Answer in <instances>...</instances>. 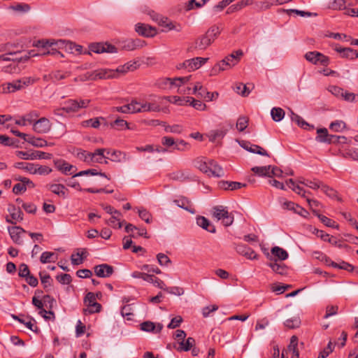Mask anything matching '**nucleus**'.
<instances>
[{
  "mask_svg": "<svg viewBox=\"0 0 358 358\" xmlns=\"http://www.w3.org/2000/svg\"><path fill=\"white\" fill-rule=\"evenodd\" d=\"M271 168V166L270 165L265 166H254L252 168L251 171L259 176H266L271 178L272 175L270 173Z\"/></svg>",
  "mask_w": 358,
  "mask_h": 358,
  "instance_id": "obj_32",
  "label": "nucleus"
},
{
  "mask_svg": "<svg viewBox=\"0 0 358 358\" xmlns=\"http://www.w3.org/2000/svg\"><path fill=\"white\" fill-rule=\"evenodd\" d=\"M194 166L201 172L207 174L208 176L220 178L224 176L222 168L215 161L211 160L208 163L203 161L201 159H196L194 162Z\"/></svg>",
  "mask_w": 358,
  "mask_h": 358,
  "instance_id": "obj_2",
  "label": "nucleus"
},
{
  "mask_svg": "<svg viewBox=\"0 0 358 358\" xmlns=\"http://www.w3.org/2000/svg\"><path fill=\"white\" fill-rule=\"evenodd\" d=\"M271 115L275 122H279L283 119L285 111L281 108H273L271 111Z\"/></svg>",
  "mask_w": 358,
  "mask_h": 358,
  "instance_id": "obj_49",
  "label": "nucleus"
},
{
  "mask_svg": "<svg viewBox=\"0 0 358 358\" xmlns=\"http://www.w3.org/2000/svg\"><path fill=\"white\" fill-rule=\"evenodd\" d=\"M226 134L224 130H214L212 131L209 135V140L211 142H215L217 138H222Z\"/></svg>",
  "mask_w": 358,
  "mask_h": 358,
  "instance_id": "obj_61",
  "label": "nucleus"
},
{
  "mask_svg": "<svg viewBox=\"0 0 358 358\" xmlns=\"http://www.w3.org/2000/svg\"><path fill=\"white\" fill-rule=\"evenodd\" d=\"M141 113L143 112H159L161 110V107L159 105L155 103H148V102H143L141 103Z\"/></svg>",
  "mask_w": 358,
  "mask_h": 358,
  "instance_id": "obj_35",
  "label": "nucleus"
},
{
  "mask_svg": "<svg viewBox=\"0 0 358 358\" xmlns=\"http://www.w3.org/2000/svg\"><path fill=\"white\" fill-rule=\"evenodd\" d=\"M97 175L103 176L108 180L110 179L108 176H106V174L105 173L98 171V170H96L95 169H87V170L80 171L78 173H75L73 176V178L78 177V176H97Z\"/></svg>",
  "mask_w": 358,
  "mask_h": 358,
  "instance_id": "obj_34",
  "label": "nucleus"
},
{
  "mask_svg": "<svg viewBox=\"0 0 358 358\" xmlns=\"http://www.w3.org/2000/svg\"><path fill=\"white\" fill-rule=\"evenodd\" d=\"M205 89L200 83H196L192 88V94H196L197 96L203 98L206 92Z\"/></svg>",
  "mask_w": 358,
  "mask_h": 358,
  "instance_id": "obj_58",
  "label": "nucleus"
},
{
  "mask_svg": "<svg viewBox=\"0 0 358 358\" xmlns=\"http://www.w3.org/2000/svg\"><path fill=\"white\" fill-rule=\"evenodd\" d=\"M242 55V50H237L235 52H233L231 55H228L223 59L224 61H226L227 63H229L230 66L233 67L238 64Z\"/></svg>",
  "mask_w": 358,
  "mask_h": 358,
  "instance_id": "obj_31",
  "label": "nucleus"
},
{
  "mask_svg": "<svg viewBox=\"0 0 358 358\" xmlns=\"http://www.w3.org/2000/svg\"><path fill=\"white\" fill-rule=\"evenodd\" d=\"M239 144L243 148L250 152L259 154L263 156H269L268 152L259 145H252L250 142L245 141H240Z\"/></svg>",
  "mask_w": 358,
  "mask_h": 358,
  "instance_id": "obj_13",
  "label": "nucleus"
},
{
  "mask_svg": "<svg viewBox=\"0 0 358 358\" xmlns=\"http://www.w3.org/2000/svg\"><path fill=\"white\" fill-rule=\"evenodd\" d=\"M73 153L80 160L87 163H92L93 158L92 152H88L80 148H76L74 150Z\"/></svg>",
  "mask_w": 358,
  "mask_h": 358,
  "instance_id": "obj_24",
  "label": "nucleus"
},
{
  "mask_svg": "<svg viewBox=\"0 0 358 358\" xmlns=\"http://www.w3.org/2000/svg\"><path fill=\"white\" fill-rule=\"evenodd\" d=\"M65 106L57 111L64 110L66 113H76L78 111L77 99H69L65 103Z\"/></svg>",
  "mask_w": 358,
  "mask_h": 358,
  "instance_id": "obj_29",
  "label": "nucleus"
},
{
  "mask_svg": "<svg viewBox=\"0 0 358 358\" xmlns=\"http://www.w3.org/2000/svg\"><path fill=\"white\" fill-rule=\"evenodd\" d=\"M92 79H110L119 77V73L116 69H100L93 71L91 74Z\"/></svg>",
  "mask_w": 358,
  "mask_h": 358,
  "instance_id": "obj_7",
  "label": "nucleus"
},
{
  "mask_svg": "<svg viewBox=\"0 0 358 358\" xmlns=\"http://www.w3.org/2000/svg\"><path fill=\"white\" fill-rule=\"evenodd\" d=\"M52 124L46 117H41L33 123V130L38 134H45L50 131Z\"/></svg>",
  "mask_w": 358,
  "mask_h": 358,
  "instance_id": "obj_8",
  "label": "nucleus"
},
{
  "mask_svg": "<svg viewBox=\"0 0 358 358\" xmlns=\"http://www.w3.org/2000/svg\"><path fill=\"white\" fill-rule=\"evenodd\" d=\"M9 9L18 13H27L30 10L31 7L29 4L24 3H17L13 4L9 6Z\"/></svg>",
  "mask_w": 358,
  "mask_h": 358,
  "instance_id": "obj_38",
  "label": "nucleus"
},
{
  "mask_svg": "<svg viewBox=\"0 0 358 358\" xmlns=\"http://www.w3.org/2000/svg\"><path fill=\"white\" fill-rule=\"evenodd\" d=\"M320 188H321L322 191L329 197L334 198L336 197L337 195V192L336 190L326 185L322 184L321 182Z\"/></svg>",
  "mask_w": 358,
  "mask_h": 358,
  "instance_id": "obj_62",
  "label": "nucleus"
},
{
  "mask_svg": "<svg viewBox=\"0 0 358 358\" xmlns=\"http://www.w3.org/2000/svg\"><path fill=\"white\" fill-rule=\"evenodd\" d=\"M357 3V0H334L331 8L335 10H347L348 7L354 6Z\"/></svg>",
  "mask_w": 358,
  "mask_h": 358,
  "instance_id": "obj_18",
  "label": "nucleus"
},
{
  "mask_svg": "<svg viewBox=\"0 0 358 358\" xmlns=\"http://www.w3.org/2000/svg\"><path fill=\"white\" fill-rule=\"evenodd\" d=\"M317 136H316V141L321 143H335V141L327 138L328 137V131L326 128L317 129Z\"/></svg>",
  "mask_w": 358,
  "mask_h": 358,
  "instance_id": "obj_33",
  "label": "nucleus"
},
{
  "mask_svg": "<svg viewBox=\"0 0 358 358\" xmlns=\"http://www.w3.org/2000/svg\"><path fill=\"white\" fill-rule=\"evenodd\" d=\"M212 43L213 41L210 40V38H209L208 36L205 34L204 35L198 38L195 43L188 48L187 50L189 52H192L195 49L203 50H206Z\"/></svg>",
  "mask_w": 358,
  "mask_h": 358,
  "instance_id": "obj_9",
  "label": "nucleus"
},
{
  "mask_svg": "<svg viewBox=\"0 0 358 358\" xmlns=\"http://www.w3.org/2000/svg\"><path fill=\"white\" fill-rule=\"evenodd\" d=\"M271 262L268 263V266L271 268V269L277 274L281 275H285L287 274L288 267L283 263H279L277 259H274L273 261L271 259Z\"/></svg>",
  "mask_w": 358,
  "mask_h": 358,
  "instance_id": "obj_17",
  "label": "nucleus"
},
{
  "mask_svg": "<svg viewBox=\"0 0 358 358\" xmlns=\"http://www.w3.org/2000/svg\"><path fill=\"white\" fill-rule=\"evenodd\" d=\"M27 143L36 148H43L45 146H52L54 145L53 143H48L45 139L35 136L29 137L27 139Z\"/></svg>",
  "mask_w": 358,
  "mask_h": 358,
  "instance_id": "obj_28",
  "label": "nucleus"
},
{
  "mask_svg": "<svg viewBox=\"0 0 358 358\" xmlns=\"http://www.w3.org/2000/svg\"><path fill=\"white\" fill-rule=\"evenodd\" d=\"M196 224L203 229L210 233H215L216 231L215 226L203 216H198L196 217Z\"/></svg>",
  "mask_w": 358,
  "mask_h": 358,
  "instance_id": "obj_23",
  "label": "nucleus"
},
{
  "mask_svg": "<svg viewBox=\"0 0 358 358\" xmlns=\"http://www.w3.org/2000/svg\"><path fill=\"white\" fill-rule=\"evenodd\" d=\"M292 121L296 122L298 126L301 127L303 129L311 130L314 129L313 125H310L308 122H306L301 117L294 113L293 111H291L290 114Z\"/></svg>",
  "mask_w": 358,
  "mask_h": 358,
  "instance_id": "obj_27",
  "label": "nucleus"
},
{
  "mask_svg": "<svg viewBox=\"0 0 358 358\" xmlns=\"http://www.w3.org/2000/svg\"><path fill=\"white\" fill-rule=\"evenodd\" d=\"M89 50L91 52L101 54V53H117V48L108 43V42H100V43H91L89 45Z\"/></svg>",
  "mask_w": 358,
  "mask_h": 358,
  "instance_id": "obj_4",
  "label": "nucleus"
},
{
  "mask_svg": "<svg viewBox=\"0 0 358 358\" xmlns=\"http://www.w3.org/2000/svg\"><path fill=\"white\" fill-rule=\"evenodd\" d=\"M71 72L66 71L63 72L60 70H56L52 71V77L53 78V83H55L59 80H64L67 77L70 76Z\"/></svg>",
  "mask_w": 358,
  "mask_h": 358,
  "instance_id": "obj_48",
  "label": "nucleus"
},
{
  "mask_svg": "<svg viewBox=\"0 0 358 358\" xmlns=\"http://www.w3.org/2000/svg\"><path fill=\"white\" fill-rule=\"evenodd\" d=\"M145 281L152 283L160 289L164 288L165 286V283L159 278L155 277L154 275L148 274V278H146Z\"/></svg>",
  "mask_w": 358,
  "mask_h": 358,
  "instance_id": "obj_54",
  "label": "nucleus"
},
{
  "mask_svg": "<svg viewBox=\"0 0 358 358\" xmlns=\"http://www.w3.org/2000/svg\"><path fill=\"white\" fill-rule=\"evenodd\" d=\"M95 275L99 278H108L114 272L113 267L107 264L96 265L94 267Z\"/></svg>",
  "mask_w": 358,
  "mask_h": 358,
  "instance_id": "obj_11",
  "label": "nucleus"
},
{
  "mask_svg": "<svg viewBox=\"0 0 358 358\" xmlns=\"http://www.w3.org/2000/svg\"><path fill=\"white\" fill-rule=\"evenodd\" d=\"M236 252L249 259H257L258 255L250 248L244 244H238L236 247Z\"/></svg>",
  "mask_w": 358,
  "mask_h": 358,
  "instance_id": "obj_15",
  "label": "nucleus"
},
{
  "mask_svg": "<svg viewBox=\"0 0 358 358\" xmlns=\"http://www.w3.org/2000/svg\"><path fill=\"white\" fill-rule=\"evenodd\" d=\"M271 254L276 258L278 261H283L288 258V253L287 252L284 250L282 248H280L278 246L273 247L271 250Z\"/></svg>",
  "mask_w": 358,
  "mask_h": 358,
  "instance_id": "obj_30",
  "label": "nucleus"
},
{
  "mask_svg": "<svg viewBox=\"0 0 358 358\" xmlns=\"http://www.w3.org/2000/svg\"><path fill=\"white\" fill-rule=\"evenodd\" d=\"M8 232L10 236V238H12L15 243L18 245L22 244L23 241L21 239L20 235L22 233H25V230H24L20 227H13L8 228Z\"/></svg>",
  "mask_w": 358,
  "mask_h": 358,
  "instance_id": "obj_19",
  "label": "nucleus"
},
{
  "mask_svg": "<svg viewBox=\"0 0 358 358\" xmlns=\"http://www.w3.org/2000/svg\"><path fill=\"white\" fill-rule=\"evenodd\" d=\"M208 58L203 57H194L193 59H187V63L189 66V71H194L199 69L203 64H204Z\"/></svg>",
  "mask_w": 358,
  "mask_h": 358,
  "instance_id": "obj_25",
  "label": "nucleus"
},
{
  "mask_svg": "<svg viewBox=\"0 0 358 358\" xmlns=\"http://www.w3.org/2000/svg\"><path fill=\"white\" fill-rule=\"evenodd\" d=\"M157 259L158 263L161 266H169V264H170L171 263L170 258L167 255H166L163 253H159L157 255Z\"/></svg>",
  "mask_w": 358,
  "mask_h": 358,
  "instance_id": "obj_64",
  "label": "nucleus"
},
{
  "mask_svg": "<svg viewBox=\"0 0 358 358\" xmlns=\"http://www.w3.org/2000/svg\"><path fill=\"white\" fill-rule=\"evenodd\" d=\"M59 54V52L56 50L52 49L51 51H44L39 53L40 55H48ZM38 55V54L34 53V50H31L27 52H22L20 51L10 52L6 54L0 56V61L3 62H12L13 63H17L19 64L21 62H27L30 57Z\"/></svg>",
  "mask_w": 358,
  "mask_h": 358,
  "instance_id": "obj_1",
  "label": "nucleus"
},
{
  "mask_svg": "<svg viewBox=\"0 0 358 358\" xmlns=\"http://www.w3.org/2000/svg\"><path fill=\"white\" fill-rule=\"evenodd\" d=\"M36 79L31 77H24L19 80H16V83L20 86V90L24 88L35 83Z\"/></svg>",
  "mask_w": 358,
  "mask_h": 358,
  "instance_id": "obj_52",
  "label": "nucleus"
},
{
  "mask_svg": "<svg viewBox=\"0 0 358 358\" xmlns=\"http://www.w3.org/2000/svg\"><path fill=\"white\" fill-rule=\"evenodd\" d=\"M213 217L217 221L221 220L225 227H229L232 224L234 217L231 213H229L227 208L223 206H215L212 208Z\"/></svg>",
  "mask_w": 358,
  "mask_h": 358,
  "instance_id": "obj_3",
  "label": "nucleus"
},
{
  "mask_svg": "<svg viewBox=\"0 0 358 358\" xmlns=\"http://www.w3.org/2000/svg\"><path fill=\"white\" fill-rule=\"evenodd\" d=\"M57 258V255L52 252H44L42 253L40 261L42 264L49 262H55Z\"/></svg>",
  "mask_w": 358,
  "mask_h": 358,
  "instance_id": "obj_42",
  "label": "nucleus"
},
{
  "mask_svg": "<svg viewBox=\"0 0 358 358\" xmlns=\"http://www.w3.org/2000/svg\"><path fill=\"white\" fill-rule=\"evenodd\" d=\"M141 329L144 331L148 332H155L159 333L162 331L163 328V325L162 324H158L157 327L154 322L150 321H145L142 322L141 324Z\"/></svg>",
  "mask_w": 358,
  "mask_h": 358,
  "instance_id": "obj_21",
  "label": "nucleus"
},
{
  "mask_svg": "<svg viewBox=\"0 0 358 358\" xmlns=\"http://www.w3.org/2000/svg\"><path fill=\"white\" fill-rule=\"evenodd\" d=\"M106 152L107 155H109L110 152V149H106V148H98L94 150V152H92L93 158L92 162H96L102 164L103 159H108L107 157L104 155V153Z\"/></svg>",
  "mask_w": 358,
  "mask_h": 358,
  "instance_id": "obj_22",
  "label": "nucleus"
},
{
  "mask_svg": "<svg viewBox=\"0 0 358 358\" xmlns=\"http://www.w3.org/2000/svg\"><path fill=\"white\" fill-rule=\"evenodd\" d=\"M220 31L218 27L212 26L210 28L208 29L206 32V34L208 36L209 38L213 42L215 39L220 34Z\"/></svg>",
  "mask_w": 358,
  "mask_h": 358,
  "instance_id": "obj_60",
  "label": "nucleus"
},
{
  "mask_svg": "<svg viewBox=\"0 0 358 358\" xmlns=\"http://www.w3.org/2000/svg\"><path fill=\"white\" fill-rule=\"evenodd\" d=\"M111 156L110 160L115 162H121L122 160H126L127 154L120 150H111L109 154Z\"/></svg>",
  "mask_w": 358,
  "mask_h": 358,
  "instance_id": "obj_44",
  "label": "nucleus"
},
{
  "mask_svg": "<svg viewBox=\"0 0 358 358\" xmlns=\"http://www.w3.org/2000/svg\"><path fill=\"white\" fill-rule=\"evenodd\" d=\"M135 31L144 37H153L157 34L155 27L143 23L136 24Z\"/></svg>",
  "mask_w": 358,
  "mask_h": 358,
  "instance_id": "obj_10",
  "label": "nucleus"
},
{
  "mask_svg": "<svg viewBox=\"0 0 358 358\" xmlns=\"http://www.w3.org/2000/svg\"><path fill=\"white\" fill-rule=\"evenodd\" d=\"M170 180L184 182L193 180L192 176L188 171L177 170L168 175Z\"/></svg>",
  "mask_w": 358,
  "mask_h": 358,
  "instance_id": "obj_14",
  "label": "nucleus"
},
{
  "mask_svg": "<svg viewBox=\"0 0 358 358\" xmlns=\"http://www.w3.org/2000/svg\"><path fill=\"white\" fill-rule=\"evenodd\" d=\"M285 325L289 329H296L300 326L301 320L299 317L288 319L285 322Z\"/></svg>",
  "mask_w": 358,
  "mask_h": 358,
  "instance_id": "obj_56",
  "label": "nucleus"
},
{
  "mask_svg": "<svg viewBox=\"0 0 358 358\" xmlns=\"http://www.w3.org/2000/svg\"><path fill=\"white\" fill-rule=\"evenodd\" d=\"M313 213L320 219V220L327 227L332 228H338V225L336 224L335 221L329 219V217L320 214L316 210H313Z\"/></svg>",
  "mask_w": 358,
  "mask_h": 358,
  "instance_id": "obj_37",
  "label": "nucleus"
},
{
  "mask_svg": "<svg viewBox=\"0 0 358 358\" xmlns=\"http://www.w3.org/2000/svg\"><path fill=\"white\" fill-rule=\"evenodd\" d=\"M195 344V340L192 337H189L186 341H182L180 343V348L179 350H183V351H189L192 348V347Z\"/></svg>",
  "mask_w": 358,
  "mask_h": 358,
  "instance_id": "obj_47",
  "label": "nucleus"
},
{
  "mask_svg": "<svg viewBox=\"0 0 358 358\" xmlns=\"http://www.w3.org/2000/svg\"><path fill=\"white\" fill-rule=\"evenodd\" d=\"M21 70L22 67H20L19 64L13 62L3 67V71L8 73H18Z\"/></svg>",
  "mask_w": 358,
  "mask_h": 358,
  "instance_id": "obj_55",
  "label": "nucleus"
},
{
  "mask_svg": "<svg viewBox=\"0 0 358 358\" xmlns=\"http://www.w3.org/2000/svg\"><path fill=\"white\" fill-rule=\"evenodd\" d=\"M55 165L58 170L64 174H73L76 170V166L62 160L55 161Z\"/></svg>",
  "mask_w": 358,
  "mask_h": 358,
  "instance_id": "obj_20",
  "label": "nucleus"
},
{
  "mask_svg": "<svg viewBox=\"0 0 358 358\" xmlns=\"http://www.w3.org/2000/svg\"><path fill=\"white\" fill-rule=\"evenodd\" d=\"M329 265H330L334 268H337L339 269H343V270H346L348 271H352L355 269V267L352 264H350L348 262H345L344 261H342L340 263H336V262H334L331 260Z\"/></svg>",
  "mask_w": 358,
  "mask_h": 358,
  "instance_id": "obj_46",
  "label": "nucleus"
},
{
  "mask_svg": "<svg viewBox=\"0 0 358 358\" xmlns=\"http://www.w3.org/2000/svg\"><path fill=\"white\" fill-rule=\"evenodd\" d=\"M248 117L245 116H241L238 117L236 122V127L240 131H244L248 126Z\"/></svg>",
  "mask_w": 358,
  "mask_h": 358,
  "instance_id": "obj_57",
  "label": "nucleus"
},
{
  "mask_svg": "<svg viewBox=\"0 0 358 358\" xmlns=\"http://www.w3.org/2000/svg\"><path fill=\"white\" fill-rule=\"evenodd\" d=\"M14 166L19 169L25 170L31 174H33V172L36 171V165L32 163L17 162L15 164Z\"/></svg>",
  "mask_w": 358,
  "mask_h": 358,
  "instance_id": "obj_43",
  "label": "nucleus"
},
{
  "mask_svg": "<svg viewBox=\"0 0 358 358\" xmlns=\"http://www.w3.org/2000/svg\"><path fill=\"white\" fill-rule=\"evenodd\" d=\"M298 183L303 184L304 185L309 187L312 189H316L320 187V181H311L306 179H299L297 180Z\"/></svg>",
  "mask_w": 358,
  "mask_h": 358,
  "instance_id": "obj_59",
  "label": "nucleus"
},
{
  "mask_svg": "<svg viewBox=\"0 0 358 358\" xmlns=\"http://www.w3.org/2000/svg\"><path fill=\"white\" fill-rule=\"evenodd\" d=\"M1 87L3 93L14 92L20 90V86L16 83V80L2 85Z\"/></svg>",
  "mask_w": 358,
  "mask_h": 358,
  "instance_id": "obj_51",
  "label": "nucleus"
},
{
  "mask_svg": "<svg viewBox=\"0 0 358 358\" xmlns=\"http://www.w3.org/2000/svg\"><path fill=\"white\" fill-rule=\"evenodd\" d=\"M178 207L183 208L192 214L195 213V210L192 208L191 202L185 197H180L173 201Z\"/></svg>",
  "mask_w": 358,
  "mask_h": 358,
  "instance_id": "obj_26",
  "label": "nucleus"
},
{
  "mask_svg": "<svg viewBox=\"0 0 358 358\" xmlns=\"http://www.w3.org/2000/svg\"><path fill=\"white\" fill-rule=\"evenodd\" d=\"M120 48L122 50L132 51L134 50L133 39H127L120 43Z\"/></svg>",
  "mask_w": 358,
  "mask_h": 358,
  "instance_id": "obj_63",
  "label": "nucleus"
},
{
  "mask_svg": "<svg viewBox=\"0 0 358 358\" xmlns=\"http://www.w3.org/2000/svg\"><path fill=\"white\" fill-rule=\"evenodd\" d=\"M10 213L12 220L15 221H21L23 219V213L20 208H15L12 206L11 208L8 209Z\"/></svg>",
  "mask_w": 358,
  "mask_h": 358,
  "instance_id": "obj_50",
  "label": "nucleus"
},
{
  "mask_svg": "<svg viewBox=\"0 0 358 358\" xmlns=\"http://www.w3.org/2000/svg\"><path fill=\"white\" fill-rule=\"evenodd\" d=\"M334 50L341 55L342 57L354 59L358 58V51L351 48H342L339 45H336Z\"/></svg>",
  "mask_w": 358,
  "mask_h": 358,
  "instance_id": "obj_16",
  "label": "nucleus"
},
{
  "mask_svg": "<svg viewBox=\"0 0 358 358\" xmlns=\"http://www.w3.org/2000/svg\"><path fill=\"white\" fill-rule=\"evenodd\" d=\"M136 69V62H129L122 66H120L116 69V71L119 73V76L121 74H124L129 71H134Z\"/></svg>",
  "mask_w": 358,
  "mask_h": 358,
  "instance_id": "obj_40",
  "label": "nucleus"
},
{
  "mask_svg": "<svg viewBox=\"0 0 358 358\" xmlns=\"http://www.w3.org/2000/svg\"><path fill=\"white\" fill-rule=\"evenodd\" d=\"M48 188L52 193L57 194L58 196H62L63 198L66 197V187L64 185L51 184L48 185Z\"/></svg>",
  "mask_w": 358,
  "mask_h": 358,
  "instance_id": "obj_36",
  "label": "nucleus"
},
{
  "mask_svg": "<svg viewBox=\"0 0 358 358\" xmlns=\"http://www.w3.org/2000/svg\"><path fill=\"white\" fill-rule=\"evenodd\" d=\"M84 303L85 306H96V309L87 308L83 309L85 315L99 313L101 310V305L96 301V296L93 292H88L84 298Z\"/></svg>",
  "mask_w": 358,
  "mask_h": 358,
  "instance_id": "obj_6",
  "label": "nucleus"
},
{
  "mask_svg": "<svg viewBox=\"0 0 358 358\" xmlns=\"http://www.w3.org/2000/svg\"><path fill=\"white\" fill-rule=\"evenodd\" d=\"M40 279L41 281L42 285H43L44 289H47L48 291V288L52 286V280L51 279L50 275L48 274H43V273L41 272L39 273Z\"/></svg>",
  "mask_w": 358,
  "mask_h": 358,
  "instance_id": "obj_53",
  "label": "nucleus"
},
{
  "mask_svg": "<svg viewBox=\"0 0 358 358\" xmlns=\"http://www.w3.org/2000/svg\"><path fill=\"white\" fill-rule=\"evenodd\" d=\"M110 126L112 127H114L116 129H118V130H123V129H130L131 128L129 127V124L127 121L122 120V119H120V118H117L115 121H113V122L110 123Z\"/></svg>",
  "mask_w": 358,
  "mask_h": 358,
  "instance_id": "obj_45",
  "label": "nucleus"
},
{
  "mask_svg": "<svg viewBox=\"0 0 358 358\" xmlns=\"http://www.w3.org/2000/svg\"><path fill=\"white\" fill-rule=\"evenodd\" d=\"M190 78L191 76L178 77L174 78H166L162 80V85H164V87L169 86L171 89L173 87H180L182 85L187 83Z\"/></svg>",
  "mask_w": 358,
  "mask_h": 358,
  "instance_id": "obj_12",
  "label": "nucleus"
},
{
  "mask_svg": "<svg viewBox=\"0 0 358 358\" xmlns=\"http://www.w3.org/2000/svg\"><path fill=\"white\" fill-rule=\"evenodd\" d=\"M186 103L199 110H205L207 108V106L205 103L190 96H187Z\"/></svg>",
  "mask_w": 358,
  "mask_h": 358,
  "instance_id": "obj_41",
  "label": "nucleus"
},
{
  "mask_svg": "<svg viewBox=\"0 0 358 358\" xmlns=\"http://www.w3.org/2000/svg\"><path fill=\"white\" fill-rule=\"evenodd\" d=\"M231 68V66H229V64L227 63L226 61H224V59H222L213 66L211 71V74L216 75L220 73L221 71L228 70Z\"/></svg>",
  "mask_w": 358,
  "mask_h": 358,
  "instance_id": "obj_39",
  "label": "nucleus"
},
{
  "mask_svg": "<svg viewBox=\"0 0 358 358\" xmlns=\"http://www.w3.org/2000/svg\"><path fill=\"white\" fill-rule=\"evenodd\" d=\"M304 57L307 61L315 65L320 64L327 66L329 64V58L317 51L308 52Z\"/></svg>",
  "mask_w": 358,
  "mask_h": 358,
  "instance_id": "obj_5",
  "label": "nucleus"
}]
</instances>
